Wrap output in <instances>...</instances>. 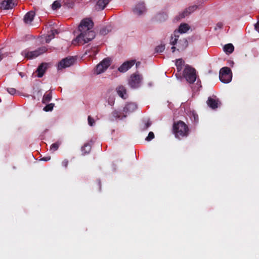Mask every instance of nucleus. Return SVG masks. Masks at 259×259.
Here are the masks:
<instances>
[{"label": "nucleus", "instance_id": "1", "mask_svg": "<svg viewBox=\"0 0 259 259\" xmlns=\"http://www.w3.org/2000/svg\"><path fill=\"white\" fill-rule=\"evenodd\" d=\"M93 22L88 18L82 20L78 26L80 34L73 40L74 45L77 43L85 44L92 40L95 37V33L92 30Z\"/></svg>", "mask_w": 259, "mask_h": 259}, {"label": "nucleus", "instance_id": "2", "mask_svg": "<svg viewBox=\"0 0 259 259\" xmlns=\"http://www.w3.org/2000/svg\"><path fill=\"white\" fill-rule=\"evenodd\" d=\"M190 29V26L187 23H181L178 30H176L171 35L170 39L171 45H177L178 47V50H183L187 47L188 41L186 39L180 40L178 41L179 37V33H185Z\"/></svg>", "mask_w": 259, "mask_h": 259}, {"label": "nucleus", "instance_id": "3", "mask_svg": "<svg viewBox=\"0 0 259 259\" xmlns=\"http://www.w3.org/2000/svg\"><path fill=\"white\" fill-rule=\"evenodd\" d=\"M173 131L175 137L180 139L187 137L189 133V129L187 125L181 121L174 124Z\"/></svg>", "mask_w": 259, "mask_h": 259}, {"label": "nucleus", "instance_id": "4", "mask_svg": "<svg viewBox=\"0 0 259 259\" xmlns=\"http://www.w3.org/2000/svg\"><path fill=\"white\" fill-rule=\"evenodd\" d=\"M47 51V48L46 47H41L33 51H28L26 50H24L21 52V54L25 58L32 59L42 54Z\"/></svg>", "mask_w": 259, "mask_h": 259}, {"label": "nucleus", "instance_id": "5", "mask_svg": "<svg viewBox=\"0 0 259 259\" xmlns=\"http://www.w3.org/2000/svg\"><path fill=\"white\" fill-rule=\"evenodd\" d=\"M111 60L109 58L104 59L94 69V73L98 75L104 72L111 64Z\"/></svg>", "mask_w": 259, "mask_h": 259}, {"label": "nucleus", "instance_id": "6", "mask_svg": "<svg viewBox=\"0 0 259 259\" xmlns=\"http://www.w3.org/2000/svg\"><path fill=\"white\" fill-rule=\"evenodd\" d=\"M232 74L231 69L227 67H223L221 69L219 74V78L223 83H227L232 80Z\"/></svg>", "mask_w": 259, "mask_h": 259}, {"label": "nucleus", "instance_id": "7", "mask_svg": "<svg viewBox=\"0 0 259 259\" xmlns=\"http://www.w3.org/2000/svg\"><path fill=\"white\" fill-rule=\"evenodd\" d=\"M183 75L186 80L190 83H192L196 80V71L194 68H191L188 65L186 66Z\"/></svg>", "mask_w": 259, "mask_h": 259}, {"label": "nucleus", "instance_id": "8", "mask_svg": "<svg viewBox=\"0 0 259 259\" xmlns=\"http://www.w3.org/2000/svg\"><path fill=\"white\" fill-rule=\"evenodd\" d=\"M143 77L139 73L132 74L128 79V85L133 89H137L141 86Z\"/></svg>", "mask_w": 259, "mask_h": 259}, {"label": "nucleus", "instance_id": "9", "mask_svg": "<svg viewBox=\"0 0 259 259\" xmlns=\"http://www.w3.org/2000/svg\"><path fill=\"white\" fill-rule=\"evenodd\" d=\"M134 15L140 17L145 15L147 12V8L144 2L137 3L133 9Z\"/></svg>", "mask_w": 259, "mask_h": 259}, {"label": "nucleus", "instance_id": "10", "mask_svg": "<svg viewBox=\"0 0 259 259\" xmlns=\"http://www.w3.org/2000/svg\"><path fill=\"white\" fill-rule=\"evenodd\" d=\"M137 109V105L136 103L130 102L126 103L122 109L123 117H126L128 115L134 112Z\"/></svg>", "mask_w": 259, "mask_h": 259}, {"label": "nucleus", "instance_id": "11", "mask_svg": "<svg viewBox=\"0 0 259 259\" xmlns=\"http://www.w3.org/2000/svg\"><path fill=\"white\" fill-rule=\"evenodd\" d=\"M74 59L73 57H66L63 59L59 63L58 66V69L60 70L66 67H69L73 64Z\"/></svg>", "mask_w": 259, "mask_h": 259}, {"label": "nucleus", "instance_id": "12", "mask_svg": "<svg viewBox=\"0 0 259 259\" xmlns=\"http://www.w3.org/2000/svg\"><path fill=\"white\" fill-rule=\"evenodd\" d=\"M124 118L122 110L121 111L116 109L113 110L109 117L110 121H114L118 119H122Z\"/></svg>", "mask_w": 259, "mask_h": 259}, {"label": "nucleus", "instance_id": "13", "mask_svg": "<svg viewBox=\"0 0 259 259\" xmlns=\"http://www.w3.org/2000/svg\"><path fill=\"white\" fill-rule=\"evenodd\" d=\"M134 63L135 61L133 60L126 61L118 67V71L120 72H125L131 68Z\"/></svg>", "mask_w": 259, "mask_h": 259}, {"label": "nucleus", "instance_id": "14", "mask_svg": "<svg viewBox=\"0 0 259 259\" xmlns=\"http://www.w3.org/2000/svg\"><path fill=\"white\" fill-rule=\"evenodd\" d=\"M15 5L14 0H4L0 4V8L3 10L12 9Z\"/></svg>", "mask_w": 259, "mask_h": 259}, {"label": "nucleus", "instance_id": "15", "mask_svg": "<svg viewBox=\"0 0 259 259\" xmlns=\"http://www.w3.org/2000/svg\"><path fill=\"white\" fill-rule=\"evenodd\" d=\"M35 13L33 11H30L26 13L24 17V22L26 24H30L34 19Z\"/></svg>", "mask_w": 259, "mask_h": 259}, {"label": "nucleus", "instance_id": "16", "mask_svg": "<svg viewBox=\"0 0 259 259\" xmlns=\"http://www.w3.org/2000/svg\"><path fill=\"white\" fill-rule=\"evenodd\" d=\"M96 1V9L99 10H103L107 4L109 3L110 0H95Z\"/></svg>", "mask_w": 259, "mask_h": 259}, {"label": "nucleus", "instance_id": "17", "mask_svg": "<svg viewBox=\"0 0 259 259\" xmlns=\"http://www.w3.org/2000/svg\"><path fill=\"white\" fill-rule=\"evenodd\" d=\"M116 92L119 97L123 99H125L127 97L125 88L122 85H120L116 88Z\"/></svg>", "mask_w": 259, "mask_h": 259}, {"label": "nucleus", "instance_id": "18", "mask_svg": "<svg viewBox=\"0 0 259 259\" xmlns=\"http://www.w3.org/2000/svg\"><path fill=\"white\" fill-rule=\"evenodd\" d=\"M207 105L212 109H214L218 107L219 101L210 97L207 100Z\"/></svg>", "mask_w": 259, "mask_h": 259}, {"label": "nucleus", "instance_id": "19", "mask_svg": "<svg viewBox=\"0 0 259 259\" xmlns=\"http://www.w3.org/2000/svg\"><path fill=\"white\" fill-rule=\"evenodd\" d=\"M47 65L46 63H42L40 66H38L37 72H38L37 76L38 77H41L47 67Z\"/></svg>", "mask_w": 259, "mask_h": 259}, {"label": "nucleus", "instance_id": "20", "mask_svg": "<svg viewBox=\"0 0 259 259\" xmlns=\"http://www.w3.org/2000/svg\"><path fill=\"white\" fill-rule=\"evenodd\" d=\"M198 8V6L194 5L190 6L186 9L183 13V17H185L196 11Z\"/></svg>", "mask_w": 259, "mask_h": 259}, {"label": "nucleus", "instance_id": "21", "mask_svg": "<svg viewBox=\"0 0 259 259\" xmlns=\"http://www.w3.org/2000/svg\"><path fill=\"white\" fill-rule=\"evenodd\" d=\"M92 144L90 143H85L81 148V151L82 155L89 154L91 151Z\"/></svg>", "mask_w": 259, "mask_h": 259}, {"label": "nucleus", "instance_id": "22", "mask_svg": "<svg viewBox=\"0 0 259 259\" xmlns=\"http://www.w3.org/2000/svg\"><path fill=\"white\" fill-rule=\"evenodd\" d=\"M234 48L232 44H228L224 47V51L227 53H232L234 51Z\"/></svg>", "mask_w": 259, "mask_h": 259}, {"label": "nucleus", "instance_id": "23", "mask_svg": "<svg viewBox=\"0 0 259 259\" xmlns=\"http://www.w3.org/2000/svg\"><path fill=\"white\" fill-rule=\"evenodd\" d=\"M58 31L56 29H53L51 30V34L48 35L46 37V42L48 43L54 37L55 34H57Z\"/></svg>", "mask_w": 259, "mask_h": 259}, {"label": "nucleus", "instance_id": "24", "mask_svg": "<svg viewBox=\"0 0 259 259\" xmlns=\"http://www.w3.org/2000/svg\"><path fill=\"white\" fill-rule=\"evenodd\" d=\"M184 64V61L182 59H179L176 60V65L178 71L180 72L182 69V66Z\"/></svg>", "mask_w": 259, "mask_h": 259}, {"label": "nucleus", "instance_id": "25", "mask_svg": "<svg viewBox=\"0 0 259 259\" xmlns=\"http://www.w3.org/2000/svg\"><path fill=\"white\" fill-rule=\"evenodd\" d=\"M52 96L51 93H46L44 95L42 98V102L44 104H47L52 99Z\"/></svg>", "mask_w": 259, "mask_h": 259}, {"label": "nucleus", "instance_id": "26", "mask_svg": "<svg viewBox=\"0 0 259 259\" xmlns=\"http://www.w3.org/2000/svg\"><path fill=\"white\" fill-rule=\"evenodd\" d=\"M107 101L108 104L110 106H113L114 104L115 97L113 95L109 94L107 97Z\"/></svg>", "mask_w": 259, "mask_h": 259}, {"label": "nucleus", "instance_id": "27", "mask_svg": "<svg viewBox=\"0 0 259 259\" xmlns=\"http://www.w3.org/2000/svg\"><path fill=\"white\" fill-rule=\"evenodd\" d=\"M61 6L60 1H55L52 5V8L53 10H57L60 8Z\"/></svg>", "mask_w": 259, "mask_h": 259}, {"label": "nucleus", "instance_id": "28", "mask_svg": "<svg viewBox=\"0 0 259 259\" xmlns=\"http://www.w3.org/2000/svg\"><path fill=\"white\" fill-rule=\"evenodd\" d=\"M54 106V104H53V103L49 104L47 105V106H46L44 108V110L46 112L51 111L53 110Z\"/></svg>", "mask_w": 259, "mask_h": 259}, {"label": "nucleus", "instance_id": "29", "mask_svg": "<svg viewBox=\"0 0 259 259\" xmlns=\"http://www.w3.org/2000/svg\"><path fill=\"white\" fill-rule=\"evenodd\" d=\"M60 146L59 143H55L51 145L50 146V150L54 152L56 151Z\"/></svg>", "mask_w": 259, "mask_h": 259}, {"label": "nucleus", "instance_id": "30", "mask_svg": "<svg viewBox=\"0 0 259 259\" xmlns=\"http://www.w3.org/2000/svg\"><path fill=\"white\" fill-rule=\"evenodd\" d=\"M165 49V46L164 45H160L158 46L155 48V51L157 53H162Z\"/></svg>", "mask_w": 259, "mask_h": 259}, {"label": "nucleus", "instance_id": "31", "mask_svg": "<svg viewBox=\"0 0 259 259\" xmlns=\"http://www.w3.org/2000/svg\"><path fill=\"white\" fill-rule=\"evenodd\" d=\"M151 124V122L149 119H147L146 121H145L144 125L143 127H142V130H145L147 129Z\"/></svg>", "mask_w": 259, "mask_h": 259}, {"label": "nucleus", "instance_id": "32", "mask_svg": "<svg viewBox=\"0 0 259 259\" xmlns=\"http://www.w3.org/2000/svg\"><path fill=\"white\" fill-rule=\"evenodd\" d=\"M154 133L152 132H150L149 133L148 136L146 138V140L148 141H150L152 140L153 139H154Z\"/></svg>", "mask_w": 259, "mask_h": 259}, {"label": "nucleus", "instance_id": "33", "mask_svg": "<svg viewBox=\"0 0 259 259\" xmlns=\"http://www.w3.org/2000/svg\"><path fill=\"white\" fill-rule=\"evenodd\" d=\"M7 90L8 92L12 95H14V94H15L16 93V90L14 88H7Z\"/></svg>", "mask_w": 259, "mask_h": 259}, {"label": "nucleus", "instance_id": "34", "mask_svg": "<svg viewBox=\"0 0 259 259\" xmlns=\"http://www.w3.org/2000/svg\"><path fill=\"white\" fill-rule=\"evenodd\" d=\"M88 120L89 124L90 125L93 126L94 124V123H95L94 119L93 118H92L90 116H88Z\"/></svg>", "mask_w": 259, "mask_h": 259}, {"label": "nucleus", "instance_id": "35", "mask_svg": "<svg viewBox=\"0 0 259 259\" xmlns=\"http://www.w3.org/2000/svg\"><path fill=\"white\" fill-rule=\"evenodd\" d=\"M41 160L43 161H47L51 160V157L50 156H46V157H43L41 159Z\"/></svg>", "mask_w": 259, "mask_h": 259}, {"label": "nucleus", "instance_id": "36", "mask_svg": "<svg viewBox=\"0 0 259 259\" xmlns=\"http://www.w3.org/2000/svg\"><path fill=\"white\" fill-rule=\"evenodd\" d=\"M255 28L256 30L259 33V21H258L255 24Z\"/></svg>", "mask_w": 259, "mask_h": 259}, {"label": "nucleus", "instance_id": "37", "mask_svg": "<svg viewBox=\"0 0 259 259\" xmlns=\"http://www.w3.org/2000/svg\"><path fill=\"white\" fill-rule=\"evenodd\" d=\"M223 26V24L222 23H218L217 24V27L215 28V29H217V28H219V29H221Z\"/></svg>", "mask_w": 259, "mask_h": 259}, {"label": "nucleus", "instance_id": "38", "mask_svg": "<svg viewBox=\"0 0 259 259\" xmlns=\"http://www.w3.org/2000/svg\"><path fill=\"white\" fill-rule=\"evenodd\" d=\"M100 33L102 34H103V35H105L107 33L106 31V30L103 29H102L101 31H100Z\"/></svg>", "mask_w": 259, "mask_h": 259}, {"label": "nucleus", "instance_id": "39", "mask_svg": "<svg viewBox=\"0 0 259 259\" xmlns=\"http://www.w3.org/2000/svg\"><path fill=\"white\" fill-rule=\"evenodd\" d=\"M118 71H114L112 74L114 76V77H117L118 76Z\"/></svg>", "mask_w": 259, "mask_h": 259}, {"label": "nucleus", "instance_id": "40", "mask_svg": "<svg viewBox=\"0 0 259 259\" xmlns=\"http://www.w3.org/2000/svg\"><path fill=\"white\" fill-rule=\"evenodd\" d=\"M173 46L171 47V49L172 52L175 51L176 47L174 46L175 45H172Z\"/></svg>", "mask_w": 259, "mask_h": 259}, {"label": "nucleus", "instance_id": "41", "mask_svg": "<svg viewBox=\"0 0 259 259\" xmlns=\"http://www.w3.org/2000/svg\"><path fill=\"white\" fill-rule=\"evenodd\" d=\"M149 87H151L153 85V83L152 82H150L148 83Z\"/></svg>", "mask_w": 259, "mask_h": 259}, {"label": "nucleus", "instance_id": "42", "mask_svg": "<svg viewBox=\"0 0 259 259\" xmlns=\"http://www.w3.org/2000/svg\"><path fill=\"white\" fill-rule=\"evenodd\" d=\"M3 59V54L0 52V61Z\"/></svg>", "mask_w": 259, "mask_h": 259}, {"label": "nucleus", "instance_id": "43", "mask_svg": "<svg viewBox=\"0 0 259 259\" xmlns=\"http://www.w3.org/2000/svg\"><path fill=\"white\" fill-rule=\"evenodd\" d=\"M98 184H99V187H101V182H99Z\"/></svg>", "mask_w": 259, "mask_h": 259}]
</instances>
